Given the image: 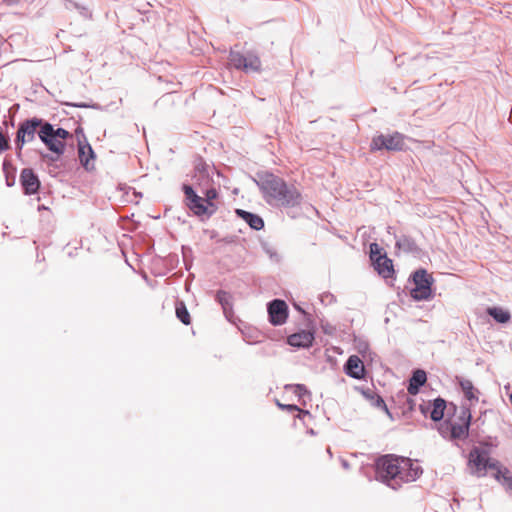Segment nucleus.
Masks as SVG:
<instances>
[{
  "label": "nucleus",
  "mask_w": 512,
  "mask_h": 512,
  "mask_svg": "<svg viewBox=\"0 0 512 512\" xmlns=\"http://www.w3.org/2000/svg\"><path fill=\"white\" fill-rule=\"evenodd\" d=\"M405 146L404 136L398 132L387 135H377L372 141L370 148L372 151L376 150H390V151H399L402 150Z\"/></svg>",
  "instance_id": "6e6552de"
},
{
  "label": "nucleus",
  "mask_w": 512,
  "mask_h": 512,
  "mask_svg": "<svg viewBox=\"0 0 512 512\" xmlns=\"http://www.w3.org/2000/svg\"><path fill=\"white\" fill-rule=\"evenodd\" d=\"M41 141L48 149L58 156L64 153L65 140L69 132L62 128L55 129L50 123H45L38 132Z\"/></svg>",
  "instance_id": "7ed1b4c3"
},
{
  "label": "nucleus",
  "mask_w": 512,
  "mask_h": 512,
  "mask_svg": "<svg viewBox=\"0 0 512 512\" xmlns=\"http://www.w3.org/2000/svg\"><path fill=\"white\" fill-rule=\"evenodd\" d=\"M493 475L495 479L505 487L506 490L512 491V475L508 469L503 468L498 463Z\"/></svg>",
  "instance_id": "6ab92c4d"
},
{
  "label": "nucleus",
  "mask_w": 512,
  "mask_h": 512,
  "mask_svg": "<svg viewBox=\"0 0 512 512\" xmlns=\"http://www.w3.org/2000/svg\"><path fill=\"white\" fill-rule=\"evenodd\" d=\"M8 147L7 141L4 135L0 132V150H4Z\"/></svg>",
  "instance_id": "cd10ccee"
},
{
  "label": "nucleus",
  "mask_w": 512,
  "mask_h": 512,
  "mask_svg": "<svg viewBox=\"0 0 512 512\" xmlns=\"http://www.w3.org/2000/svg\"><path fill=\"white\" fill-rule=\"evenodd\" d=\"M457 381L464 398L469 402V404L466 407L470 408V406H473L476 403H478L480 392L473 385L472 381L465 378H457Z\"/></svg>",
  "instance_id": "4468645a"
},
{
  "label": "nucleus",
  "mask_w": 512,
  "mask_h": 512,
  "mask_svg": "<svg viewBox=\"0 0 512 512\" xmlns=\"http://www.w3.org/2000/svg\"><path fill=\"white\" fill-rule=\"evenodd\" d=\"M426 382V373L423 370H417L414 372L408 386L410 394L415 395L418 393L419 387Z\"/></svg>",
  "instance_id": "aec40b11"
},
{
  "label": "nucleus",
  "mask_w": 512,
  "mask_h": 512,
  "mask_svg": "<svg viewBox=\"0 0 512 512\" xmlns=\"http://www.w3.org/2000/svg\"><path fill=\"white\" fill-rule=\"evenodd\" d=\"M41 124L40 120L32 119L21 124L17 132V144L23 146L34 139L36 129Z\"/></svg>",
  "instance_id": "ddd939ff"
},
{
  "label": "nucleus",
  "mask_w": 512,
  "mask_h": 512,
  "mask_svg": "<svg viewBox=\"0 0 512 512\" xmlns=\"http://www.w3.org/2000/svg\"><path fill=\"white\" fill-rule=\"evenodd\" d=\"M487 313L499 323H507L510 320V313L500 307H490Z\"/></svg>",
  "instance_id": "4be33fe9"
},
{
  "label": "nucleus",
  "mask_w": 512,
  "mask_h": 512,
  "mask_svg": "<svg viewBox=\"0 0 512 512\" xmlns=\"http://www.w3.org/2000/svg\"><path fill=\"white\" fill-rule=\"evenodd\" d=\"M498 462L491 460L485 451L474 448L469 453L468 467L471 473L477 477H483L487 469L495 470Z\"/></svg>",
  "instance_id": "20e7f679"
},
{
  "label": "nucleus",
  "mask_w": 512,
  "mask_h": 512,
  "mask_svg": "<svg viewBox=\"0 0 512 512\" xmlns=\"http://www.w3.org/2000/svg\"><path fill=\"white\" fill-rule=\"evenodd\" d=\"M79 158L86 169H92L94 166V152L89 144H79Z\"/></svg>",
  "instance_id": "a211bd4d"
},
{
  "label": "nucleus",
  "mask_w": 512,
  "mask_h": 512,
  "mask_svg": "<svg viewBox=\"0 0 512 512\" xmlns=\"http://www.w3.org/2000/svg\"><path fill=\"white\" fill-rule=\"evenodd\" d=\"M414 288L411 290V297L417 301L427 300L432 294L434 279L425 269H419L412 276Z\"/></svg>",
  "instance_id": "39448f33"
},
{
  "label": "nucleus",
  "mask_w": 512,
  "mask_h": 512,
  "mask_svg": "<svg viewBox=\"0 0 512 512\" xmlns=\"http://www.w3.org/2000/svg\"><path fill=\"white\" fill-rule=\"evenodd\" d=\"M446 408V403L443 399H436L433 403V409L431 411V419L434 421H439L444 416V410Z\"/></svg>",
  "instance_id": "5701e85b"
},
{
  "label": "nucleus",
  "mask_w": 512,
  "mask_h": 512,
  "mask_svg": "<svg viewBox=\"0 0 512 512\" xmlns=\"http://www.w3.org/2000/svg\"><path fill=\"white\" fill-rule=\"evenodd\" d=\"M218 196V193L215 189H209L205 193V201L206 203H214L213 200L216 199Z\"/></svg>",
  "instance_id": "393cba45"
},
{
  "label": "nucleus",
  "mask_w": 512,
  "mask_h": 512,
  "mask_svg": "<svg viewBox=\"0 0 512 512\" xmlns=\"http://www.w3.org/2000/svg\"><path fill=\"white\" fill-rule=\"evenodd\" d=\"M345 370L349 376L355 379L363 378L365 373L364 364L362 360L356 355H352L348 358L345 365Z\"/></svg>",
  "instance_id": "2eb2a0df"
},
{
  "label": "nucleus",
  "mask_w": 512,
  "mask_h": 512,
  "mask_svg": "<svg viewBox=\"0 0 512 512\" xmlns=\"http://www.w3.org/2000/svg\"><path fill=\"white\" fill-rule=\"evenodd\" d=\"M472 414L469 407L462 406L455 419H451L439 426L442 437L449 440H465L469 435Z\"/></svg>",
  "instance_id": "f257e3e1"
},
{
  "label": "nucleus",
  "mask_w": 512,
  "mask_h": 512,
  "mask_svg": "<svg viewBox=\"0 0 512 512\" xmlns=\"http://www.w3.org/2000/svg\"><path fill=\"white\" fill-rule=\"evenodd\" d=\"M230 63L237 69H243L246 72H257L261 68V61L257 55L247 54L246 56L231 52Z\"/></svg>",
  "instance_id": "1a4fd4ad"
},
{
  "label": "nucleus",
  "mask_w": 512,
  "mask_h": 512,
  "mask_svg": "<svg viewBox=\"0 0 512 512\" xmlns=\"http://www.w3.org/2000/svg\"><path fill=\"white\" fill-rule=\"evenodd\" d=\"M228 297H229V295L225 292H220L218 294L219 301L222 303V305H225L228 303V301H227Z\"/></svg>",
  "instance_id": "bb28decb"
},
{
  "label": "nucleus",
  "mask_w": 512,
  "mask_h": 512,
  "mask_svg": "<svg viewBox=\"0 0 512 512\" xmlns=\"http://www.w3.org/2000/svg\"><path fill=\"white\" fill-rule=\"evenodd\" d=\"M237 214L241 216L255 230H260L264 226L262 218L257 215L240 209L237 210Z\"/></svg>",
  "instance_id": "412c9836"
},
{
  "label": "nucleus",
  "mask_w": 512,
  "mask_h": 512,
  "mask_svg": "<svg viewBox=\"0 0 512 512\" xmlns=\"http://www.w3.org/2000/svg\"><path fill=\"white\" fill-rule=\"evenodd\" d=\"M268 313L273 325H282L288 317L287 305L283 300H274L269 304Z\"/></svg>",
  "instance_id": "f8f14e48"
},
{
  "label": "nucleus",
  "mask_w": 512,
  "mask_h": 512,
  "mask_svg": "<svg viewBox=\"0 0 512 512\" xmlns=\"http://www.w3.org/2000/svg\"><path fill=\"white\" fill-rule=\"evenodd\" d=\"M313 340V334L308 331H301L288 337V343L294 347H309Z\"/></svg>",
  "instance_id": "f3484780"
},
{
  "label": "nucleus",
  "mask_w": 512,
  "mask_h": 512,
  "mask_svg": "<svg viewBox=\"0 0 512 512\" xmlns=\"http://www.w3.org/2000/svg\"><path fill=\"white\" fill-rule=\"evenodd\" d=\"M277 405L282 408V409H287L289 411H295V410H299L297 406L295 405H283L281 403H277Z\"/></svg>",
  "instance_id": "c85d7f7f"
},
{
  "label": "nucleus",
  "mask_w": 512,
  "mask_h": 512,
  "mask_svg": "<svg viewBox=\"0 0 512 512\" xmlns=\"http://www.w3.org/2000/svg\"><path fill=\"white\" fill-rule=\"evenodd\" d=\"M399 458L397 456H385L379 459L377 466L383 478L386 480L398 478Z\"/></svg>",
  "instance_id": "9d476101"
},
{
  "label": "nucleus",
  "mask_w": 512,
  "mask_h": 512,
  "mask_svg": "<svg viewBox=\"0 0 512 512\" xmlns=\"http://www.w3.org/2000/svg\"><path fill=\"white\" fill-rule=\"evenodd\" d=\"M176 315L183 324H190V314L183 302L176 304Z\"/></svg>",
  "instance_id": "b1692460"
},
{
  "label": "nucleus",
  "mask_w": 512,
  "mask_h": 512,
  "mask_svg": "<svg viewBox=\"0 0 512 512\" xmlns=\"http://www.w3.org/2000/svg\"><path fill=\"white\" fill-rule=\"evenodd\" d=\"M266 191L273 201L279 206H295L300 202V193L293 187L286 185L281 179L274 178L266 185Z\"/></svg>",
  "instance_id": "f03ea898"
},
{
  "label": "nucleus",
  "mask_w": 512,
  "mask_h": 512,
  "mask_svg": "<svg viewBox=\"0 0 512 512\" xmlns=\"http://www.w3.org/2000/svg\"><path fill=\"white\" fill-rule=\"evenodd\" d=\"M370 258L379 275L384 278L393 276L394 268L392 260L389 259L385 253H382V249L377 243L370 245Z\"/></svg>",
  "instance_id": "0eeeda50"
},
{
  "label": "nucleus",
  "mask_w": 512,
  "mask_h": 512,
  "mask_svg": "<svg viewBox=\"0 0 512 512\" xmlns=\"http://www.w3.org/2000/svg\"><path fill=\"white\" fill-rule=\"evenodd\" d=\"M421 472L420 466L411 459L405 457L399 458V479L406 482L414 481Z\"/></svg>",
  "instance_id": "9b49d317"
},
{
  "label": "nucleus",
  "mask_w": 512,
  "mask_h": 512,
  "mask_svg": "<svg viewBox=\"0 0 512 512\" xmlns=\"http://www.w3.org/2000/svg\"><path fill=\"white\" fill-rule=\"evenodd\" d=\"M21 183L27 194H34L39 189L40 183L31 169H24L21 173Z\"/></svg>",
  "instance_id": "dca6fc26"
},
{
  "label": "nucleus",
  "mask_w": 512,
  "mask_h": 512,
  "mask_svg": "<svg viewBox=\"0 0 512 512\" xmlns=\"http://www.w3.org/2000/svg\"><path fill=\"white\" fill-rule=\"evenodd\" d=\"M184 193L187 199L189 200L188 206L195 215L210 217L216 212V204L206 203L205 199L203 197L198 196L194 192L192 187L187 185L184 186Z\"/></svg>",
  "instance_id": "423d86ee"
},
{
  "label": "nucleus",
  "mask_w": 512,
  "mask_h": 512,
  "mask_svg": "<svg viewBox=\"0 0 512 512\" xmlns=\"http://www.w3.org/2000/svg\"><path fill=\"white\" fill-rule=\"evenodd\" d=\"M286 388L293 389L295 393L298 395H301L303 392H306L303 386L297 385V386H287Z\"/></svg>",
  "instance_id": "a878e982"
}]
</instances>
